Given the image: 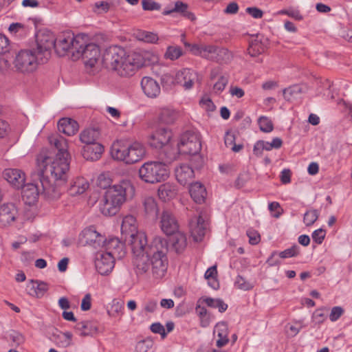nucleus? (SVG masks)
Segmentation results:
<instances>
[{"label":"nucleus","instance_id":"1","mask_svg":"<svg viewBox=\"0 0 352 352\" xmlns=\"http://www.w3.org/2000/svg\"><path fill=\"white\" fill-rule=\"evenodd\" d=\"M49 142L57 153L42 150L36 158L37 176L42 187L41 194L49 201L59 199L65 190L64 185L69 169L67 140L63 137L52 136Z\"/></svg>","mask_w":352,"mask_h":352},{"label":"nucleus","instance_id":"2","mask_svg":"<svg viewBox=\"0 0 352 352\" xmlns=\"http://www.w3.org/2000/svg\"><path fill=\"white\" fill-rule=\"evenodd\" d=\"M133 255V263L138 274L146 272L149 266L156 278H162L167 270L168 260V245L163 243H129Z\"/></svg>","mask_w":352,"mask_h":352},{"label":"nucleus","instance_id":"3","mask_svg":"<svg viewBox=\"0 0 352 352\" xmlns=\"http://www.w3.org/2000/svg\"><path fill=\"white\" fill-rule=\"evenodd\" d=\"M140 58L136 52H128L119 46H111L102 56V63L121 77H131L139 69Z\"/></svg>","mask_w":352,"mask_h":352},{"label":"nucleus","instance_id":"4","mask_svg":"<svg viewBox=\"0 0 352 352\" xmlns=\"http://www.w3.org/2000/svg\"><path fill=\"white\" fill-rule=\"evenodd\" d=\"M113 158L127 164L137 163L146 156V148L138 142L129 143L124 140L115 141L111 148Z\"/></svg>","mask_w":352,"mask_h":352},{"label":"nucleus","instance_id":"5","mask_svg":"<svg viewBox=\"0 0 352 352\" xmlns=\"http://www.w3.org/2000/svg\"><path fill=\"white\" fill-rule=\"evenodd\" d=\"M126 243H116L111 252H98L96 255L95 267L101 275H107L114 267L115 257L122 258L126 254Z\"/></svg>","mask_w":352,"mask_h":352},{"label":"nucleus","instance_id":"6","mask_svg":"<svg viewBox=\"0 0 352 352\" xmlns=\"http://www.w3.org/2000/svg\"><path fill=\"white\" fill-rule=\"evenodd\" d=\"M168 174L167 166L160 162H146L139 169L140 179L150 184L164 181L168 177Z\"/></svg>","mask_w":352,"mask_h":352},{"label":"nucleus","instance_id":"7","mask_svg":"<svg viewBox=\"0 0 352 352\" xmlns=\"http://www.w3.org/2000/svg\"><path fill=\"white\" fill-rule=\"evenodd\" d=\"M83 34L74 35L72 32H63L56 38L55 51L60 56L70 54L72 59L73 53L77 47L80 48L83 45Z\"/></svg>","mask_w":352,"mask_h":352},{"label":"nucleus","instance_id":"8","mask_svg":"<svg viewBox=\"0 0 352 352\" xmlns=\"http://www.w3.org/2000/svg\"><path fill=\"white\" fill-rule=\"evenodd\" d=\"M36 51L22 50L19 51L13 61L16 71L22 74H30L34 72L39 64L45 63L40 58Z\"/></svg>","mask_w":352,"mask_h":352},{"label":"nucleus","instance_id":"9","mask_svg":"<svg viewBox=\"0 0 352 352\" xmlns=\"http://www.w3.org/2000/svg\"><path fill=\"white\" fill-rule=\"evenodd\" d=\"M83 45L80 48L77 47L73 53V60L81 58L86 67L90 68L95 66L100 57V50L98 45L88 42V36L83 34Z\"/></svg>","mask_w":352,"mask_h":352},{"label":"nucleus","instance_id":"10","mask_svg":"<svg viewBox=\"0 0 352 352\" xmlns=\"http://www.w3.org/2000/svg\"><path fill=\"white\" fill-rule=\"evenodd\" d=\"M160 228L167 236H173V242H186V235L179 230L178 222L170 211H163L160 219Z\"/></svg>","mask_w":352,"mask_h":352},{"label":"nucleus","instance_id":"11","mask_svg":"<svg viewBox=\"0 0 352 352\" xmlns=\"http://www.w3.org/2000/svg\"><path fill=\"white\" fill-rule=\"evenodd\" d=\"M201 144L199 134L195 131H187L180 137L177 144L178 153L195 155L199 153Z\"/></svg>","mask_w":352,"mask_h":352},{"label":"nucleus","instance_id":"12","mask_svg":"<svg viewBox=\"0 0 352 352\" xmlns=\"http://www.w3.org/2000/svg\"><path fill=\"white\" fill-rule=\"evenodd\" d=\"M121 233L122 239L125 242L147 241L145 232L138 230L136 219L133 215H127L124 217L121 225Z\"/></svg>","mask_w":352,"mask_h":352},{"label":"nucleus","instance_id":"13","mask_svg":"<svg viewBox=\"0 0 352 352\" xmlns=\"http://www.w3.org/2000/svg\"><path fill=\"white\" fill-rule=\"evenodd\" d=\"M133 192L134 187L131 181L122 179L118 184L108 188L103 195L122 206L126 200L127 195Z\"/></svg>","mask_w":352,"mask_h":352},{"label":"nucleus","instance_id":"14","mask_svg":"<svg viewBox=\"0 0 352 352\" xmlns=\"http://www.w3.org/2000/svg\"><path fill=\"white\" fill-rule=\"evenodd\" d=\"M36 49L34 50L41 56V60L46 63L50 57L52 48L55 49L56 38L51 33L41 32L36 36Z\"/></svg>","mask_w":352,"mask_h":352},{"label":"nucleus","instance_id":"15","mask_svg":"<svg viewBox=\"0 0 352 352\" xmlns=\"http://www.w3.org/2000/svg\"><path fill=\"white\" fill-rule=\"evenodd\" d=\"M190 234L195 242H201L208 232V222L201 214L190 221Z\"/></svg>","mask_w":352,"mask_h":352},{"label":"nucleus","instance_id":"16","mask_svg":"<svg viewBox=\"0 0 352 352\" xmlns=\"http://www.w3.org/2000/svg\"><path fill=\"white\" fill-rule=\"evenodd\" d=\"M197 78V74L195 71L185 68L177 72L175 80L177 84L182 86L184 89L189 90L192 87Z\"/></svg>","mask_w":352,"mask_h":352},{"label":"nucleus","instance_id":"17","mask_svg":"<svg viewBox=\"0 0 352 352\" xmlns=\"http://www.w3.org/2000/svg\"><path fill=\"white\" fill-rule=\"evenodd\" d=\"M172 138V131L166 128L158 129L150 139V145L156 148H162L166 146Z\"/></svg>","mask_w":352,"mask_h":352},{"label":"nucleus","instance_id":"18","mask_svg":"<svg viewBox=\"0 0 352 352\" xmlns=\"http://www.w3.org/2000/svg\"><path fill=\"white\" fill-rule=\"evenodd\" d=\"M18 215L16 206L12 203H6L0 206V223L3 226L10 225L14 221Z\"/></svg>","mask_w":352,"mask_h":352},{"label":"nucleus","instance_id":"19","mask_svg":"<svg viewBox=\"0 0 352 352\" xmlns=\"http://www.w3.org/2000/svg\"><path fill=\"white\" fill-rule=\"evenodd\" d=\"M80 242H113V239L107 240L106 236L97 232L94 226L85 228L79 234Z\"/></svg>","mask_w":352,"mask_h":352},{"label":"nucleus","instance_id":"20","mask_svg":"<svg viewBox=\"0 0 352 352\" xmlns=\"http://www.w3.org/2000/svg\"><path fill=\"white\" fill-rule=\"evenodd\" d=\"M3 175L4 179L17 189L21 188L25 183V174L19 169L7 168Z\"/></svg>","mask_w":352,"mask_h":352},{"label":"nucleus","instance_id":"21","mask_svg":"<svg viewBox=\"0 0 352 352\" xmlns=\"http://www.w3.org/2000/svg\"><path fill=\"white\" fill-rule=\"evenodd\" d=\"M22 188V199L25 204L31 206L35 204L40 193L38 184L28 183L23 184Z\"/></svg>","mask_w":352,"mask_h":352},{"label":"nucleus","instance_id":"22","mask_svg":"<svg viewBox=\"0 0 352 352\" xmlns=\"http://www.w3.org/2000/svg\"><path fill=\"white\" fill-rule=\"evenodd\" d=\"M141 87L144 94L151 98H157L161 92L159 83L155 79L148 76H144L142 78Z\"/></svg>","mask_w":352,"mask_h":352},{"label":"nucleus","instance_id":"23","mask_svg":"<svg viewBox=\"0 0 352 352\" xmlns=\"http://www.w3.org/2000/svg\"><path fill=\"white\" fill-rule=\"evenodd\" d=\"M49 289L45 282L31 279L26 285L25 290L28 295L38 298H42Z\"/></svg>","mask_w":352,"mask_h":352},{"label":"nucleus","instance_id":"24","mask_svg":"<svg viewBox=\"0 0 352 352\" xmlns=\"http://www.w3.org/2000/svg\"><path fill=\"white\" fill-rule=\"evenodd\" d=\"M104 152V146L100 144H92L85 145L82 148V154L86 160L97 161Z\"/></svg>","mask_w":352,"mask_h":352},{"label":"nucleus","instance_id":"25","mask_svg":"<svg viewBox=\"0 0 352 352\" xmlns=\"http://www.w3.org/2000/svg\"><path fill=\"white\" fill-rule=\"evenodd\" d=\"M121 206L113 200H110L104 195L99 203V210L100 212L106 217H112L116 215L120 210Z\"/></svg>","mask_w":352,"mask_h":352},{"label":"nucleus","instance_id":"26","mask_svg":"<svg viewBox=\"0 0 352 352\" xmlns=\"http://www.w3.org/2000/svg\"><path fill=\"white\" fill-rule=\"evenodd\" d=\"M299 254L298 248L297 245H293L292 248L285 250L284 251L276 252H274L272 254L271 256L267 259V263L270 266H274L279 264L280 258H287L296 256Z\"/></svg>","mask_w":352,"mask_h":352},{"label":"nucleus","instance_id":"27","mask_svg":"<svg viewBox=\"0 0 352 352\" xmlns=\"http://www.w3.org/2000/svg\"><path fill=\"white\" fill-rule=\"evenodd\" d=\"M175 177L180 184L185 186L193 179L194 171L190 166L182 164L175 168Z\"/></svg>","mask_w":352,"mask_h":352},{"label":"nucleus","instance_id":"28","mask_svg":"<svg viewBox=\"0 0 352 352\" xmlns=\"http://www.w3.org/2000/svg\"><path fill=\"white\" fill-rule=\"evenodd\" d=\"M58 131L69 136L74 135L78 130V124L73 119L64 118L58 122Z\"/></svg>","mask_w":352,"mask_h":352},{"label":"nucleus","instance_id":"29","mask_svg":"<svg viewBox=\"0 0 352 352\" xmlns=\"http://www.w3.org/2000/svg\"><path fill=\"white\" fill-rule=\"evenodd\" d=\"M100 133L98 129L88 128L84 129L79 135L80 141L85 145L98 144Z\"/></svg>","mask_w":352,"mask_h":352},{"label":"nucleus","instance_id":"30","mask_svg":"<svg viewBox=\"0 0 352 352\" xmlns=\"http://www.w3.org/2000/svg\"><path fill=\"white\" fill-rule=\"evenodd\" d=\"M188 6L182 1H177L175 3V6L173 9L165 10L162 12L164 15H168L173 12L179 13L184 17L193 21L195 19V15L188 10Z\"/></svg>","mask_w":352,"mask_h":352},{"label":"nucleus","instance_id":"31","mask_svg":"<svg viewBox=\"0 0 352 352\" xmlns=\"http://www.w3.org/2000/svg\"><path fill=\"white\" fill-rule=\"evenodd\" d=\"M75 329L82 337L92 336L98 331V327L93 322L85 320L77 323Z\"/></svg>","mask_w":352,"mask_h":352},{"label":"nucleus","instance_id":"32","mask_svg":"<svg viewBox=\"0 0 352 352\" xmlns=\"http://www.w3.org/2000/svg\"><path fill=\"white\" fill-rule=\"evenodd\" d=\"M189 192L192 199L197 204L204 202L206 197V190L199 182L190 184Z\"/></svg>","mask_w":352,"mask_h":352},{"label":"nucleus","instance_id":"33","mask_svg":"<svg viewBox=\"0 0 352 352\" xmlns=\"http://www.w3.org/2000/svg\"><path fill=\"white\" fill-rule=\"evenodd\" d=\"M73 335L69 331L61 332L56 330L51 337L52 340L55 342L58 346L67 347L72 344Z\"/></svg>","mask_w":352,"mask_h":352},{"label":"nucleus","instance_id":"34","mask_svg":"<svg viewBox=\"0 0 352 352\" xmlns=\"http://www.w3.org/2000/svg\"><path fill=\"white\" fill-rule=\"evenodd\" d=\"M178 112L170 108H162L158 113V120L164 124H172L178 118Z\"/></svg>","mask_w":352,"mask_h":352},{"label":"nucleus","instance_id":"35","mask_svg":"<svg viewBox=\"0 0 352 352\" xmlns=\"http://www.w3.org/2000/svg\"><path fill=\"white\" fill-rule=\"evenodd\" d=\"M89 186V183L84 178H77L70 184L67 192L71 196L81 195L87 190Z\"/></svg>","mask_w":352,"mask_h":352},{"label":"nucleus","instance_id":"36","mask_svg":"<svg viewBox=\"0 0 352 352\" xmlns=\"http://www.w3.org/2000/svg\"><path fill=\"white\" fill-rule=\"evenodd\" d=\"M214 334H217L219 339L217 340V346L219 348L223 347L228 342V328L224 322L217 324L214 327Z\"/></svg>","mask_w":352,"mask_h":352},{"label":"nucleus","instance_id":"37","mask_svg":"<svg viewBox=\"0 0 352 352\" xmlns=\"http://www.w3.org/2000/svg\"><path fill=\"white\" fill-rule=\"evenodd\" d=\"M265 47H266L262 39L259 38L258 36H256L255 38H253L250 41L248 53L252 57H254L264 52Z\"/></svg>","mask_w":352,"mask_h":352},{"label":"nucleus","instance_id":"38","mask_svg":"<svg viewBox=\"0 0 352 352\" xmlns=\"http://www.w3.org/2000/svg\"><path fill=\"white\" fill-rule=\"evenodd\" d=\"M177 194L175 186L170 183L162 184L158 189L160 199L166 201L173 198Z\"/></svg>","mask_w":352,"mask_h":352},{"label":"nucleus","instance_id":"39","mask_svg":"<svg viewBox=\"0 0 352 352\" xmlns=\"http://www.w3.org/2000/svg\"><path fill=\"white\" fill-rule=\"evenodd\" d=\"M136 55L140 58L139 63V69L144 66L155 64L158 62L157 55L148 51L136 52Z\"/></svg>","mask_w":352,"mask_h":352},{"label":"nucleus","instance_id":"40","mask_svg":"<svg viewBox=\"0 0 352 352\" xmlns=\"http://www.w3.org/2000/svg\"><path fill=\"white\" fill-rule=\"evenodd\" d=\"M305 88L302 85H294L283 89V96L285 100L290 101L297 98L302 92Z\"/></svg>","mask_w":352,"mask_h":352},{"label":"nucleus","instance_id":"41","mask_svg":"<svg viewBox=\"0 0 352 352\" xmlns=\"http://www.w3.org/2000/svg\"><path fill=\"white\" fill-rule=\"evenodd\" d=\"M231 54L228 49L217 47L212 60L218 63H227L231 59Z\"/></svg>","mask_w":352,"mask_h":352},{"label":"nucleus","instance_id":"42","mask_svg":"<svg viewBox=\"0 0 352 352\" xmlns=\"http://www.w3.org/2000/svg\"><path fill=\"white\" fill-rule=\"evenodd\" d=\"M204 302L212 308H217L221 313L224 312L228 309V305L220 298H212L210 297L205 298Z\"/></svg>","mask_w":352,"mask_h":352},{"label":"nucleus","instance_id":"43","mask_svg":"<svg viewBox=\"0 0 352 352\" xmlns=\"http://www.w3.org/2000/svg\"><path fill=\"white\" fill-rule=\"evenodd\" d=\"M143 206L146 214L155 216L158 212V208L155 199L152 197H145Z\"/></svg>","mask_w":352,"mask_h":352},{"label":"nucleus","instance_id":"44","mask_svg":"<svg viewBox=\"0 0 352 352\" xmlns=\"http://www.w3.org/2000/svg\"><path fill=\"white\" fill-rule=\"evenodd\" d=\"M258 123L260 130L265 133L271 132L274 129L272 120L266 116H261L258 120Z\"/></svg>","mask_w":352,"mask_h":352},{"label":"nucleus","instance_id":"45","mask_svg":"<svg viewBox=\"0 0 352 352\" xmlns=\"http://www.w3.org/2000/svg\"><path fill=\"white\" fill-rule=\"evenodd\" d=\"M182 55V50L178 46H170L167 48L165 54L166 58L172 60L179 58Z\"/></svg>","mask_w":352,"mask_h":352},{"label":"nucleus","instance_id":"46","mask_svg":"<svg viewBox=\"0 0 352 352\" xmlns=\"http://www.w3.org/2000/svg\"><path fill=\"white\" fill-rule=\"evenodd\" d=\"M111 182L112 180L109 173H102L100 174L97 179L98 186L104 189H107L111 186Z\"/></svg>","mask_w":352,"mask_h":352},{"label":"nucleus","instance_id":"47","mask_svg":"<svg viewBox=\"0 0 352 352\" xmlns=\"http://www.w3.org/2000/svg\"><path fill=\"white\" fill-rule=\"evenodd\" d=\"M318 211L317 210H310L304 214L303 221L306 226H309L314 223L318 218Z\"/></svg>","mask_w":352,"mask_h":352},{"label":"nucleus","instance_id":"48","mask_svg":"<svg viewBox=\"0 0 352 352\" xmlns=\"http://www.w3.org/2000/svg\"><path fill=\"white\" fill-rule=\"evenodd\" d=\"M235 285L237 287V288L244 291L250 290L254 287V285L252 283L248 281L241 276H238L236 277L235 280Z\"/></svg>","mask_w":352,"mask_h":352},{"label":"nucleus","instance_id":"49","mask_svg":"<svg viewBox=\"0 0 352 352\" xmlns=\"http://www.w3.org/2000/svg\"><path fill=\"white\" fill-rule=\"evenodd\" d=\"M9 339L11 342V346L17 347L24 342V338L21 333L12 331L9 334Z\"/></svg>","mask_w":352,"mask_h":352},{"label":"nucleus","instance_id":"50","mask_svg":"<svg viewBox=\"0 0 352 352\" xmlns=\"http://www.w3.org/2000/svg\"><path fill=\"white\" fill-rule=\"evenodd\" d=\"M217 48V46H216V45H204L201 57L212 60L214 56Z\"/></svg>","mask_w":352,"mask_h":352},{"label":"nucleus","instance_id":"51","mask_svg":"<svg viewBox=\"0 0 352 352\" xmlns=\"http://www.w3.org/2000/svg\"><path fill=\"white\" fill-rule=\"evenodd\" d=\"M139 39L146 43H155L158 40V36L153 32H142L139 34Z\"/></svg>","mask_w":352,"mask_h":352},{"label":"nucleus","instance_id":"52","mask_svg":"<svg viewBox=\"0 0 352 352\" xmlns=\"http://www.w3.org/2000/svg\"><path fill=\"white\" fill-rule=\"evenodd\" d=\"M327 309L325 307L317 309L312 315V320L316 324H320L326 320V316L322 312V310Z\"/></svg>","mask_w":352,"mask_h":352},{"label":"nucleus","instance_id":"53","mask_svg":"<svg viewBox=\"0 0 352 352\" xmlns=\"http://www.w3.org/2000/svg\"><path fill=\"white\" fill-rule=\"evenodd\" d=\"M142 5L144 10H159L161 8V5L153 0H142Z\"/></svg>","mask_w":352,"mask_h":352},{"label":"nucleus","instance_id":"54","mask_svg":"<svg viewBox=\"0 0 352 352\" xmlns=\"http://www.w3.org/2000/svg\"><path fill=\"white\" fill-rule=\"evenodd\" d=\"M344 313V309L340 306L333 307L329 314V320L331 322L337 321Z\"/></svg>","mask_w":352,"mask_h":352},{"label":"nucleus","instance_id":"55","mask_svg":"<svg viewBox=\"0 0 352 352\" xmlns=\"http://www.w3.org/2000/svg\"><path fill=\"white\" fill-rule=\"evenodd\" d=\"M228 82V77L225 76H220L218 81L214 85L213 89L215 91H222Z\"/></svg>","mask_w":352,"mask_h":352},{"label":"nucleus","instance_id":"56","mask_svg":"<svg viewBox=\"0 0 352 352\" xmlns=\"http://www.w3.org/2000/svg\"><path fill=\"white\" fill-rule=\"evenodd\" d=\"M150 329L153 333L160 334L162 338L166 337L164 327L160 322L153 323L150 327Z\"/></svg>","mask_w":352,"mask_h":352},{"label":"nucleus","instance_id":"57","mask_svg":"<svg viewBox=\"0 0 352 352\" xmlns=\"http://www.w3.org/2000/svg\"><path fill=\"white\" fill-rule=\"evenodd\" d=\"M184 44L186 47H189L190 51L195 55H199L202 56V50L204 45L190 44L187 42L184 41Z\"/></svg>","mask_w":352,"mask_h":352},{"label":"nucleus","instance_id":"58","mask_svg":"<svg viewBox=\"0 0 352 352\" xmlns=\"http://www.w3.org/2000/svg\"><path fill=\"white\" fill-rule=\"evenodd\" d=\"M245 12L254 19H261L263 16V12L256 7H248Z\"/></svg>","mask_w":352,"mask_h":352},{"label":"nucleus","instance_id":"59","mask_svg":"<svg viewBox=\"0 0 352 352\" xmlns=\"http://www.w3.org/2000/svg\"><path fill=\"white\" fill-rule=\"evenodd\" d=\"M9 51L8 38L0 34V54H3Z\"/></svg>","mask_w":352,"mask_h":352},{"label":"nucleus","instance_id":"60","mask_svg":"<svg viewBox=\"0 0 352 352\" xmlns=\"http://www.w3.org/2000/svg\"><path fill=\"white\" fill-rule=\"evenodd\" d=\"M91 307V296L87 294L82 300L80 308L82 311H88Z\"/></svg>","mask_w":352,"mask_h":352},{"label":"nucleus","instance_id":"61","mask_svg":"<svg viewBox=\"0 0 352 352\" xmlns=\"http://www.w3.org/2000/svg\"><path fill=\"white\" fill-rule=\"evenodd\" d=\"M268 209L270 212H276L273 214V217L275 218H278L282 214V212L279 211L280 209V205L278 202L273 201L270 203L268 205Z\"/></svg>","mask_w":352,"mask_h":352},{"label":"nucleus","instance_id":"62","mask_svg":"<svg viewBox=\"0 0 352 352\" xmlns=\"http://www.w3.org/2000/svg\"><path fill=\"white\" fill-rule=\"evenodd\" d=\"M157 307V302L155 300H149L144 305V311L147 313H153Z\"/></svg>","mask_w":352,"mask_h":352},{"label":"nucleus","instance_id":"63","mask_svg":"<svg viewBox=\"0 0 352 352\" xmlns=\"http://www.w3.org/2000/svg\"><path fill=\"white\" fill-rule=\"evenodd\" d=\"M200 104L206 109V111H212L215 107L212 101L209 98H203L200 100Z\"/></svg>","mask_w":352,"mask_h":352},{"label":"nucleus","instance_id":"64","mask_svg":"<svg viewBox=\"0 0 352 352\" xmlns=\"http://www.w3.org/2000/svg\"><path fill=\"white\" fill-rule=\"evenodd\" d=\"M217 266L213 265L210 267H209L204 274V278L207 279L208 280H210V279H214L217 278Z\"/></svg>","mask_w":352,"mask_h":352}]
</instances>
